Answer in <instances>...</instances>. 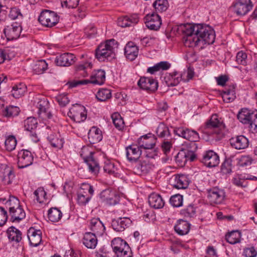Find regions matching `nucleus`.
<instances>
[{
	"label": "nucleus",
	"instance_id": "obj_8",
	"mask_svg": "<svg viewBox=\"0 0 257 257\" xmlns=\"http://www.w3.org/2000/svg\"><path fill=\"white\" fill-rule=\"evenodd\" d=\"M250 0H237L232 6L233 11L238 16H244L252 8Z\"/></svg>",
	"mask_w": 257,
	"mask_h": 257
},
{
	"label": "nucleus",
	"instance_id": "obj_35",
	"mask_svg": "<svg viewBox=\"0 0 257 257\" xmlns=\"http://www.w3.org/2000/svg\"><path fill=\"white\" fill-rule=\"evenodd\" d=\"M151 169V165L148 161H142L141 162L134 167V172L138 175L146 174Z\"/></svg>",
	"mask_w": 257,
	"mask_h": 257
},
{
	"label": "nucleus",
	"instance_id": "obj_48",
	"mask_svg": "<svg viewBox=\"0 0 257 257\" xmlns=\"http://www.w3.org/2000/svg\"><path fill=\"white\" fill-rule=\"evenodd\" d=\"M48 139L51 146L54 148L61 149L63 147L64 141L62 139L53 135H51L48 137Z\"/></svg>",
	"mask_w": 257,
	"mask_h": 257
},
{
	"label": "nucleus",
	"instance_id": "obj_22",
	"mask_svg": "<svg viewBox=\"0 0 257 257\" xmlns=\"http://www.w3.org/2000/svg\"><path fill=\"white\" fill-rule=\"evenodd\" d=\"M93 153L90 152L88 156L83 157L82 154H81V156L87 164L89 172L96 175L99 172V166L98 162L93 158Z\"/></svg>",
	"mask_w": 257,
	"mask_h": 257
},
{
	"label": "nucleus",
	"instance_id": "obj_6",
	"mask_svg": "<svg viewBox=\"0 0 257 257\" xmlns=\"http://www.w3.org/2000/svg\"><path fill=\"white\" fill-rule=\"evenodd\" d=\"M38 21L45 27H52L58 23L59 16L53 11L44 10L41 13Z\"/></svg>",
	"mask_w": 257,
	"mask_h": 257
},
{
	"label": "nucleus",
	"instance_id": "obj_3",
	"mask_svg": "<svg viewBox=\"0 0 257 257\" xmlns=\"http://www.w3.org/2000/svg\"><path fill=\"white\" fill-rule=\"evenodd\" d=\"M193 57V53L188 52L185 56V58L187 62V69L185 70L181 74L177 72H174L170 74L169 82L168 83V86H174L179 84L182 79L185 82H188L193 78V69L192 67L191 58Z\"/></svg>",
	"mask_w": 257,
	"mask_h": 257
},
{
	"label": "nucleus",
	"instance_id": "obj_49",
	"mask_svg": "<svg viewBox=\"0 0 257 257\" xmlns=\"http://www.w3.org/2000/svg\"><path fill=\"white\" fill-rule=\"evenodd\" d=\"M113 123L118 130H120L123 127L124 122L121 116L118 113H114L111 115Z\"/></svg>",
	"mask_w": 257,
	"mask_h": 257
},
{
	"label": "nucleus",
	"instance_id": "obj_56",
	"mask_svg": "<svg viewBox=\"0 0 257 257\" xmlns=\"http://www.w3.org/2000/svg\"><path fill=\"white\" fill-rule=\"evenodd\" d=\"M91 196L84 194L82 191H79L77 195V201L80 205H85L90 200Z\"/></svg>",
	"mask_w": 257,
	"mask_h": 257
},
{
	"label": "nucleus",
	"instance_id": "obj_2",
	"mask_svg": "<svg viewBox=\"0 0 257 257\" xmlns=\"http://www.w3.org/2000/svg\"><path fill=\"white\" fill-rule=\"evenodd\" d=\"M117 43L114 39L107 40L105 43L100 44L95 51V57L100 62L114 58Z\"/></svg>",
	"mask_w": 257,
	"mask_h": 257
},
{
	"label": "nucleus",
	"instance_id": "obj_24",
	"mask_svg": "<svg viewBox=\"0 0 257 257\" xmlns=\"http://www.w3.org/2000/svg\"><path fill=\"white\" fill-rule=\"evenodd\" d=\"M231 146L237 150L244 149L247 148L249 144L248 139L243 136H238L230 139Z\"/></svg>",
	"mask_w": 257,
	"mask_h": 257
},
{
	"label": "nucleus",
	"instance_id": "obj_43",
	"mask_svg": "<svg viewBox=\"0 0 257 257\" xmlns=\"http://www.w3.org/2000/svg\"><path fill=\"white\" fill-rule=\"evenodd\" d=\"M6 206L9 212H12L21 206L19 200L15 196H10L6 203Z\"/></svg>",
	"mask_w": 257,
	"mask_h": 257
},
{
	"label": "nucleus",
	"instance_id": "obj_61",
	"mask_svg": "<svg viewBox=\"0 0 257 257\" xmlns=\"http://www.w3.org/2000/svg\"><path fill=\"white\" fill-rule=\"evenodd\" d=\"M79 191H82L84 194H87L88 192L90 196H92L94 193L92 186L87 183L82 184Z\"/></svg>",
	"mask_w": 257,
	"mask_h": 257
},
{
	"label": "nucleus",
	"instance_id": "obj_60",
	"mask_svg": "<svg viewBox=\"0 0 257 257\" xmlns=\"http://www.w3.org/2000/svg\"><path fill=\"white\" fill-rule=\"evenodd\" d=\"M252 159L249 156H243L239 160V164L240 166H247L250 165L252 163Z\"/></svg>",
	"mask_w": 257,
	"mask_h": 257
},
{
	"label": "nucleus",
	"instance_id": "obj_32",
	"mask_svg": "<svg viewBox=\"0 0 257 257\" xmlns=\"http://www.w3.org/2000/svg\"><path fill=\"white\" fill-rule=\"evenodd\" d=\"M83 243L88 248H94L97 243V239L94 233L86 232L83 238Z\"/></svg>",
	"mask_w": 257,
	"mask_h": 257
},
{
	"label": "nucleus",
	"instance_id": "obj_21",
	"mask_svg": "<svg viewBox=\"0 0 257 257\" xmlns=\"http://www.w3.org/2000/svg\"><path fill=\"white\" fill-rule=\"evenodd\" d=\"M14 177V174L11 168L6 165L0 166V180L5 184H10Z\"/></svg>",
	"mask_w": 257,
	"mask_h": 257
},
{
	"label": "nucleus",
	"instance_id": "obj_52",
	"mask_svg": "<svg viewBox=\"0 0 257 257\" xmlns=\"http://www.w3.org/2000/svg\"><path fill=\"white\" fill-rule=\"evenodd\" d=\"M91 67L92 64L90 62H86L83 64L78 65L76 67V71L83 77H86L88 75L86 70V69L88 68H91Z\"/></svg>",
	"mask_w": 257,
	"mask_h": 257
},
{
	"label": "nucleus",
	"instance_id": "obj_25",
	"mask_svg": "<svg viewBox=\"0 0 257 257\" xmlns=\"http://www.w3.org/2000/svg\"><path fill=\"white\" fill-rule=\"evenodd\" d=\"M174 133L179 137H182L187 140V142H185L184 147L192 148V141L190 140L192 137L193 131H190L189 129L184 128L183 127L176 128L174 129Z\"/></svg>",
	"mask_w": 257,
	"mask_h": 257
},
{
	"label": "nucleus",
	"instance_id": "obj_59",
	"mask_svg": "<svg viewBox=\"0 0 257 257\" xmlns=\"http://www.w3.org/2000/svg\"><path fill=\"white\" fill-rule=\"evenodd\" d=\"M88 83H91L90 80L88 79H83L80 80H74L73 81L68 82L66 83V85L68 86L69 88H73L76 87L80 85H86Z\"/></svg>",
	"mask_w": 257,
	"mask_h": 257
},
{
	"label": "nucleus",
	"instance_id": "obj_45",
	"mask_svg": "<svg viewBox=\"0 0 257 257\" xmlns=\"http://www.w3.org/2000/svg\"><path fill=\"white\" fill-rule=\"evenodd\" d=\"M26 90V86L23 84H20L19 85H15L13 87L12 95L14 97L19 98L24 94Z\"/></svg>",
	"mask_w": 257,
	"mask_h": 257
},
{
	"label": "nucleus",
	"instance_id": "obj_26",
	"mask_svg": "<svg viewBox=\"0 0 257 257\" xmlns=\"http://www.w3.org/2000/svg\"><path fill=\"white\" fill-rule=\"evenodd\" d=\"M139 48L132 42H129L124 48V54L130 61L134 60L138 55Z\"/></svg>",
	"mask_w": 257,
	"mask_h": 257
},
{
	"label": "nucleus",
	"instance_id": "obj_11",
	"mask_svg": "<svg viewBox=\"0 0 257 257\" xmlns=\"http://www.w3.org/2000/svg\"><path fill=\"white\" fill-rule=\"evenodd\" d=\"M33 156L31 152L22 150L18 154V166L19 168H26L32 164Z\"/></svg>",
	"mask_w": 257,
	"mask_h": 257
},
{
	"label": "nucleus",
	"instance_id": "obj_16",
	"mask_svg": "<svg viewBox=\"0 0 257 257\" xmlns=\"http://www.w3.org/2000/svg\"><path fill=\"white\" fill-rule=\"evenodd\" d=\"M126 156L131 162H136L142 154V150L139 146L132 145L126 147Z\"/></svg>",
	"mask_w": 257,
	"mask_h": 257
},
{
	"label": "nucleus",
	"instance_id": "obj_4",
	"mask_svg": "<svg viewBox=\"0 0 257 257\" xmlns=\"http://www.w3.org/2000/svg\"><path fill=\"white\" fill-rule=\"evenodd\" d=\"M173 31L178 35L182 36L183 43L185 47H192L193 42V24L187 23L181 24L173 28Z\"/></svg>",
	"mask_w": 257,
	"mask_h": 257
},
{
	"label": "nucleus",
	"instance_id": "obj_13",
	"mask_svg": "<svg viewBox=\"0 0 257 257\" xmlns=\"http://www.w3.org/2000/svg\"><path fill=\"white\" fill-rule=\"evenodd\" d=\"M219 156L212 150L206 151L203 155L202 162L208 167H215L219 164Z\"/></svg>",
	"mask_w": 257,
	"mask_h": 257
},
{
	"label": "nucleus",
	"instance_id": "obj_31",
	"mask_svg": "<svg viewBox=\"0 0 257 257\" xmlns=\"http://www.w3.org/2000/svg\"><path fill=\"white\" fill-rule=\"evenodd\" d=\"M90 82L94 84L102 85L105 80V72L99 69L93 72L90 77Z\"/></svg>",
	"mask_w": 257,
	"mask_h": 257
},
{
	"label": "nucleus",
	"instance_id": "obj_34",
	"mask_svg": "<svg viewBox=\"0 0 257 257\" xmlns=\"http://www.w3.org/2000/svg\"><path fill=\"white\" fill-rule=\"evenodd\" d=\"M222 97L225 102L229 103L234 100L235 98V86L234 85L225 88V90L222 92Z\"/></svg>",
	"mask_w": 257,
	"mask_h": 257
},
{
	"label": "nucleus",
	"instance_id": "obj_54",
	"mask_svg": "<svg viewBox=\"0 0 257 257\" xmlns=\"http://www.w3.org/2000/svg\"><path fill=\"white\" fill-rule=\"evenodd\" d=\"M103 170L105 172L113 175H114V174L116 173V171L117 170L114 164L110 161H107L105 163V165L103 167Z\"/></svg>",
	"mask_w": 257,
	"mask_h": 257
},
{
	"label": "nucleus",
	"instance_id": "obj_41",
	"mask_svg": "<svg viewBox=\"0 0 257 257\" xmlns=\"http://www.w3.org/2000/svg\"><path fill=\"white\" fill-rule=\"evenodd\" d=\"M96 97L99 101H105L111 97V91L108 89L101 88L97 92Z\"/></svg>",
	"mask_w": 257,
	"mask_h": 257
},
{
	"label": "nucleus",
	"instance_id": "obj_20",
	"mask_svg": "<svg viewBox=\"0 0 257 257\" xmlns=\"http://www.w3.org/2000/svg\"><path fill=\"white\" fill-rule=\"evenodd\" d=\"M146 19L145 24L149 29L157 30L160 28L162 23L161 17L158 14H153L151 15H147Z\"/></svg>",
	"mask_w": 257,
	"mask_h": 257
},
{
	"label": "nucleus",
	"instance_id": "obj_50",
	"mask_svg": "<svg viewBox=\"0 0 257 257\" xmlns=\"http://www.w3.org/2000/svg\"><path fill=\"white\" fill-rule=\"evenodd\" d=\"M5 144L7 150L12 151L16 148L17 145L16 139L14 136H10L6 139Z\"/></svg>",
	"mask_w": 257,
	"mask_h": 257
},
{
	"label": "nucleus",
	"instance_id": "obj_47",
	"mask_svg": "<svg viewBox=\"0 0 257 257\" xmlns=\"http://www.w3.org/2000/svg\"><path fill=\"white\" fill-rule=\"evenodd\" d=\"M153 5L156 11L162 13L167 10L168 2L167 0H156Z\"/></svg>",
	"mask_w": 257,
	"mask_h": 257
},
{
	"label": "nucleus",
	"instance_id": "obj_58",
	"mask_svg": "<svg viewBox=\"0 0 257 257\" xmlns=\"http://www.w3.org/2000/svg\"><path fill=\"white\" fill-rule=\"evenodd\" d=\"M56 100L61 107L65 106L70 101L67 94H62L58 95L56 97Z\"/></svg>",
	"mask_w": 257,
	"mask_h": 257
},
{
	"label": "nucleus",
	"instance_id": "obj_15",
	"mask_svg": "<svg viewBox=\"0 0 257 257\" xmlns=\"http://www.w3.org/2000/svg\"><path fill=\"white\" fill-rule=\"evenodd\" d=\"M138 85L141 89L151 91H155L158 87L156 80L146 77H141L138 82Z\"/></svg>",
	"mask_w": 257,
	"mask_h": 257
},
{
	"label": "nucleus",
	"instance_id": "obj_1",
	"mask_svg": "<svg viewBox=\"0 0 257 257\" xmlns=\"http://www.w3.org/2000/svg\"><path fill=\"white\" fill-rule=\"evenodd\" d=\"M215 34L213 29L204 24L194 23V43L195 46L204 48L205 44H212L215 41Z\"/></svg>",
	"mask_w": 257,
	"mask_h": 257
},
{
	"label": "nucleus",
	"instance_id": "obj_38",
	"mask_svg": "<svg viewBox=\"0 0 257 257\" xmlns=\"http://www.w3.org/2000/svg\"><path fill=\"white\" fill-rule=\"evenodd\" d=\"M9 213L11 216V220L12 222H19L26 216V213L21 206L12 210V212H9Z\"/></svg>",
	"mask_w": 257,
	"mask_h": 257
},
{
	"label": "nucleus",
	"instance_id": "obj_14",
	"mask_svg": "<svg viewBox=\"0 0 257 257\" xmlns=\"http://www.w3.org/2000/svg\"><path fill=\"white\" fill-rule=\"evenodd\" d=\"M224 125L222 121L218 119L216 114L212 115L206 124V129L212 131L213 133L216 134H220L222 128H224Z\"/></svg>",
	"mask_w": 257,
	"mask_h": 257
},
{
	"label": "nucleus",
	"instance_id": "obj_5",
	"mask_svg": "<svg viewBox=\"0 0 257 257\" xmlns=\"http://www.w3.org/2000/svg\"><path fill=\"white\" fill-rule=\"evenodd\" d=\"M111 246L117 257H132V252L126 242L120 238H115L111 241Z\"/></svg>",
	"mask_w": 257,
	"mask_h": 257
},
{
	"label": "nucleus",
	"instance_id": "obj_53",
	"mask_svg": "<svg viewBox=\"0 0 257 257\" xmlns=\"http://www.w3.org/2000/svg\"><path fill=\"white\" fill-rule=\"evenodd\" d=\"M170 202L173 207H180L183 204V196L180 194L173 195L170 198Z\"/></svg>",
	"mask_w": 257,
	"mask_h": 257
},
{
	"label": "nucleus",
	"instance_id": "obj_44",
	"mask_svg": "<svg viewBox=\"0 0 257 257\" xmlns=\"http://www.w3.org/2000/svg\"><path fill=\"white\" fill-rule=\"evenodd\" d=\"M38 122L37 119L34 117H28L24 121L25 130L30 132L34 131L37 127Z\"/></svg>",
	"mask_w": 257,
	"mask_h": 257
},
{
	"label": "nucleus",
	"instance_id": "obj_12",
	"mask_svg": "<svg viewBox=\"0 0 257 257\" xmlns=\"http://www.w3.org/2000/svg\"><path fill=\"white\" fill-rule=\"evenodd\" d=\"M224 197V192L218 188H213L207 191V198L211 204L221 203Z\"/></svg>",
	"mask_w": 257,
	"mask_h": 257
},
{
	"label": "nucleus",
	"instance_id": "obj_63",
	"mask_svg": "<svg viewBox=\"0 0 257 257\" xmlns=\"http://www.w3.org/2000/svg\"><path fill=\"white\" fill-rule=\"evenodd\" d=\"M9 17L12 19L15 20L19 18H22L23 15L21 14L20 9L17 8H13L10 12Z\"/></svg>",
	"mask_w": 257,
	"mask_h": 257
},
{
	"label": "nucleus",
	"instance_id": "obj_64",
	"mask_svg": "<svg viewBox=\"0 0 257 257\" xmlns=\"http://www.w3.org/2000/svg\"><path fill=\"white\" fill-rule=\"evenodd\" d=\"M161 147L164 154L167 156L170 154L172 148V144L169 141H164L162 144Z\"/></svg>",
	"mask_w": 257,
	"mask_h": 257
},
{
	"label": "nucleus",
	"instance_id": "obj_42",
	"mask_svg": "<svg viewBox=\"0 0 257 257\" xmlns=\"http://www.w3.org/2000/svg\"><path fill=\"white\" fill-rule=\"evenodd\" d=\"M241 234L238 231H232L225 236L226 241L230 244H234L240 241Z\"/></svg>",
	"mask_w": 257,
	"mask_h": 257
},
{
	"label": "nucleus",
	"instance_id": "obj_55",
	"mask_svg": "<svg viewBox=\"0 0 257 257\" xmlns=\"http://www.w3.org/2000/svg\"><path fill=\"white\" fill-rule=\"evenodd\" d=\"M34 199L36 200L39 203H42L44 201L43 199L46 195V193L42 188H38L34 192Z\"/></svg>",
	"mask_w": 257,
	"mask_h": 257
},
{
	"label": "nucleus",
	"instance_id": "obj_46",
	"mask_svg": "<svg viewBox=\"0 0 257 257\" xmlns=\"http://www.w3.org/2000/svg\"><path fill=\"white\" fill-rule=\"evenodd\" d=\"M156 133L160 138H165L170 136L169 128L164 123H161L158 125Z\"/></svg>",
	"mask_w": 257,
	"mask_h": 257
},
{
	"label": "nucleus",
	"instance_id": "obj_9",
	"mask_svg": "<svg viewBox=\"0 0 257 257\" xmlns=\"http://www.w3.org/2000/svg\"><path fill=\"white\" fill-rule=\"evenodd\" d=\"M175 160L178 165L183 167L186 163L189 161L193 162V150L190 148L184 147L177 154L175 157Z\"/></svg>",
	"mask_w": 257,
	"mask_h": 257
},
{
	"label": "nucleus",
	"instance_id": "obj_36",
	"mask_svg": "<svg viewBox=\"0 0 257 257\" xmlns=\"http://www.w3.org/2000/svg\"><path fill=\"white\" fill-rule=\"evenodd\" d=\"M189 185L188 178L185 175H177L175 177L174 187L177 189H185Z\"/></svg>",
	"mask_w": 257,
	"mask_h": 257
},
{
	"label": "nucleus",
	"instance_id": "obj_40",
	"mask_svg": "<svg viewBox=\"0 0 257 257\" xmlns=\"http://www.w3.org/2000/svg\"><path fill=\"white\" fill-rule=\"evenodd\" d=\"M48 68V64L44 60L37 61L33 65V69L37 74L43 73Z\"/></svg>",
	"mask_w": 257,
	"mask_h": 257
},
{
	"label": "nucleus",
	"instance_id": "obj_28",
	"mask_svg": "<svg viewBox=\"0 0 257 257\" xmlns=\"http://www.w3.org/2000/svg\"><path fill=\"white\" fill-rule=\"evenodd\" d=\"M90 228L95 234L102 235L105 231V228L103 223L98 218H93L90 223Z\"/></svg>",
	"mask_w": 257,
	"mask_h": 257
},
{
	"label": "nucleus",
	"instance_id": "obj_37",
	"mask_svg": "<svg viewBox=\"0 0 257 257\" xmlns=\"http://www.w3.org/2000/svg\"><path fill=\"white\" fill-rule=\"evenodd\" d=\"M8 238L12 241L19 242L22 239L21 231L14 226L10 227L7 231Z\"/></svg>",
	"mask_w": 257,
	"mask_h": 257
},
{
	"label": "nucleus",
	"instance_id": "obj_10",
	"mask_svg": "<svg viewBox=\"0 0 257 257\" xmlns=\"http://www.w3.org/2000/svg\"><path fill=\"white\" fill-rule=\"evenodd\" d=\"M22 30L21 25L16 22L6 27L4 30V33L8 40H13L20 37Z\"/></svg>",
	"mask_w": 257,
	"mask_h": 257
},
{
	"label": "nucleus",
	"instance_id": "obj_7",
	"mask_svg": "<svg viewBox=\"0 0 257 257\" xmlns=\"http://www.w3.org/2000/svg\"><path fill=\"white\" fill-rule=\"evenodd\" d=\"M67 114L74 121L78 123L84 121L87 117L85 107L77 103L72 105Z\"/></svg>",
	"mask_w": 257,
	"mask_h": 257
},
{
	"label": "nucleus",
	"instance_id": "obj_30",
	"mask_svg": "<svg viewBox=\"0 0 257 257\" xmlns=\"http://www.w3.org/2000/svg\"><path fill=\"white\" fill-rule=\"evenodd\" d=\"M150 205L155 209H160L164 207L165 202L162 197L158 194L152 193L149 197Z\"/></svg>",
	"mask_w": 257,
	"mask_h": 257
},
{
	"label": "nucleus",
	"instance_id": "obj_62",
	"mask_svg": "<svg viewBox=\"0 0 257 257\" xmlns=\"http://www.w3.org/2000/svg\"><path fill=\"white\" fill-rule=\"evenodd\" d=\"M246 54L242 51H239L237 53L236 57V62L240 64L244 65L246 64Z\"/></svg>",
	"mask_w": 257,
	"mask_h": 257
},
{
	"label": "nucleus",
	"instance_id": "obj_39",
	"mask_svg": "<svg viewBox=\"0 0 257 257\" xmlns=\"http://www.w3.org/2000/svg\"><path fill=\"white\" fill-rule=\"evenodd\" d=\"M48 216L51 222H56L61 218L62 213L57 208H51L48 210Z\"/></svg>",
	"mask_w": 257,
	"mask_h": 257
},
{
	"label": "nucleus",
	"instance_id": "obj_18",
	"mask_svg": "<svg viewBox=\"0 0 257 257\" xmlns=\"http://www.w3.org/2000/svg\"><path fill=\"white\" fill-rule=\"evenodd\" d=\"M257 117V110L252 111L246 108H242L237 114L239 120L243 124L248 123Z\"/></svg>",
	"mask_w": 257,
	"mask_h": 257
},
{
	"label": "nucleus",
	"instance_id": "obj_19",
	"mask_svg": "<svg viewBox=\"0 0 257 257\" xmlns=\"http://www.w3.org/2000/svg\"><path fill=\"white\" fill-rule=\"evenodd\" d=\"M75 58L74 54L66 53L57 56L55 62L58 66H69L75 62Z\"/></svg>",
	"mask_w": 257,
	"mask_h": 257
},
{
	"label": "nucleus",
	"instance_id": "obj_29",
	"mask_svg": "<svg viewBox=\"0 0 257 257\" xmlns=\"http://www.w3.org/2000/svg\"><path fill=\"white\" fill-rule=\"evenodd\" d=\"M191 224L183 219L178 220L174 226L175 231L179 235H183L187 234L190 229Z\"/></svg>",
	"mask_w": 257,
	"mask_h": 257
},
{
	"label": "nucleus",
	"instance_id": "obj_33",
	"mask_svg": "<svg viewBox=\"0 0 257 257\" xmlns=\"http://www.w3.org/2000/svg\"><path fill=\"white\" fill-rule=\"evenodd\" d=\"M88 137L91 144L98 143L102 139L101 131L96 127H92L88 134Z\"/></svg>",
	"mask_w": 257,
	"mask_h": 257
},
{
	"label": "nucleus",
	"instance_id": "obj_27",
	"mask_svg": "<svg viewBox=\"0 0 257 257\" xmlns=\"http://www.w3.org/2000/svg\"><path fill=\"white\" fill-rule=\"evenodd\" d=\"M139 17L135 14L131 17L124 16L120 17L117 20V25L121 27H130L138 23Z\"/></svg>",
	"mask_w": 257,
	"mask_h": 257
},
{
	"label": "nucleus",
	"instance_id": "obj_17",
	"mask_svg": "<svg viewBox=\"0 0 257 257\" xmlns=\"http://www.w3.org/2000/svg\"><path fill=\"white\" fill-rule=\"evenodd\" d=\"M27 236L30 244L32 246H38L42 241V232L39 229L30 227L28 230Z\"/></svg>",
	"mask_w": 257,
	"mask_h": 257
},
{
	"label": "nucleus",
	"instance_id": "obj_51",
	"mask_svg": "<svg viewBox=\"0 0 257 257\" xmlns=\"http://www.w3.org/2000/svg\"><path fill=\"white\" fill-rule=\"evenodd\" d=\"M20 112V109L17 106H7L4 111V115L7 117L17 116Z\"/></svg>",
	"mask_w": 257,
	"mask_h": 257
},
{
	"label": "nucleus",
	"instance_id": "obj_57",
	"mask_svg": "<svg viewBox=\"0 0 257 257\" xmlns=\"http://www.w3.org/2000/svg\"><path fill=\"white\" fill-rule=\"evenodd\" d=\"M48 101L45 99H41L37 104V107L39 109V113L40 115L43 113H46V110L48 108Z\"/></svg>",
	"mask_w": 257,
	"mask_h": 257
},
{
	"label": "nucleus",
	"instance_id": "obj_23",
	"mask_svg": "<svg viewBox=\"0 0 257 257\" xmlns=\"http://www.w3.org/2000/svg\"><path fill=\"white\" fill-rule=\"evenodd\" d=\"M149 135L150 136L148 135L143 136L138 139V143L141 149L142 148L144 149H153L155 146L156 138L152 136L150 134Z\"/></svg>",
	"mask_w": 257,
	"mask_h": 257
}]
</instances>
